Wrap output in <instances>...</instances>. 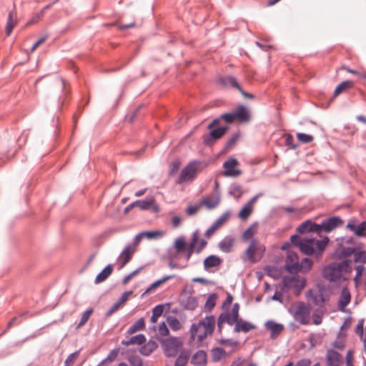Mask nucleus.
I'll list each match as a JSON object with an SVG mask.
<instances>
[{
  "instance_id": "26",
  "label": "nucleus",
  "mask_w": 366,
  "mask_h": 366,
  "mask_svg": "<svg viewBox=\"0 0 366 366\" xmlns=\"http://www.w3.org/2000/svg\"><path fill=\"white\" fill-rule=\"evenodd\" d=\"M146 338L145 336L142 334H139L135 336L132 337L129 340H122V344L125 346H129L132 345H140L145 342Z\"/></svg>"
},
{
  "instance_id": "15",
  "label": "nucleus",
  "mask_w": 366,
  "mask_h": 366,
  "mask_svg": "<svg viewBox=\"0 0 366 366\" xmlns=\"http://www.w3.org/2000/svg\"><path fill=\"white\" fill-rule=\"evenodd\" d=\"M220 202V195L203 197L200 201L199 206H205L208 209L216 208Z\"/></svg>"
},
{
  "instance_id": "44",
  "label": "nucleus",
  "mask_w": 366,
  "mask_h": 366,
  "mask_svg": "<svg viewBox=\"0 0 366 366\" xmlns=\"http://www.w3.org/2000/svg\"><path fill=\"white\" fill-rule=\"evenodd\" d=\"M92 313H93V309L92 308H89V309L86 310L82 314L81 320H80L79 323L76 326V329H79L80 327L84 326L86 323V322L89 320V317H90V316L92 315Z\"/></svg>"
},
{
  "instance_id": "59",
  "label": "nucleus",
  "mask_w": 366,
  "mask_h": 366,
  "mask_svg": "<svg viewBox=\"0 0 366 366\" xmlns=\"http://www.w3.org/2000/svg\"><path fill=\"white\" fill-rule=\"evenodd\" d=\"M229 212H226L222 214L214 223L217 224L219 227L224 223L229 218Z\"/></svg>"
},
{
  "instance_id": "30",
  "label": "nucleus",
  "mask_w": 366,
  "mask_h": 366,
  "mask_svg": "<svg viewBox=\"0 0 366 366\" xmlns=\"http://www.w3.org/2000/svg\"><path fill=\"white\" fill-rule=\"evenodd\" d=\"M190 357V352L189 350H183L177 357L174 366H185Z\"/></svg>"
},
{
  "instance_id": "13",
  "label": "nucleus",
  "mask_w": 366,
  "mask_h": 366,
  "mask_svg": "<svg viewBox=\"0 0 366 366\" xmlns=\"http://www.w3.org/2000/svg\"><path fill=\"white\" fill-rule=\"evenodd\" d=\"M361 246L351 247L337 244L335 254L338 258H346L352 254L355 255L356 250L360 249Z\"/></svg>"
},
{
  "instance_id": "35",
  "label": "nucleus",
  "mask_w": 366,
  "mask_h": 366,
  "mask_svg": "<svg viewBox=\"0 0 366 366\" xmlns=\"http://www.w3.org/2000/svg\"><path fill=\"white\" fill-rule=\"evenodd\" d=\"M164 311V306L162 305H158L155 306L152 310V315L151 317V322L155 323L157 321L158 317H159Z\"/></svg>"
},
{
  "instance_id": "32",
  "label": "nucleus",
  "mask_w": 366,
  "mask_h": 366,
  "mask_svg": "<svg viewBox=\"0 0 366 366\" xmlns=\"http://www.w3.org/2000/svg\"><path fill=\"white\" fill-rule=\"evenodd\" d=\"M145 327V322L144 318H140L136 321L127 330L129 335L134 334L137 331L142 330Z\"/></svg>"
},
{
  "instance_id": "29",
  "label": "nucleus",
  "mask_w": 366,
  "mask_h": 366,
  "mask_svg": "<svg viewBox=\"0 0 366 366\" xmlns=\"http://www.w3.org/2000/svg\"><path fill=\"white\" fill-rule=\"evenodd\" d=\"M313 264L312 260L309 257L303 258L300 263H299V267L297 269V273L302 271L304 273L308 272Z\"/></svg>"
},
{
  "instance_id": "41",
  "label": "nucleus",
  "mask_w": 366,
  "mask_h": 366,
  "mask_svg": "<svg viewBox=\"0 0 366 366\" xmlns=\"http://www.w3.org/2000/svg\"><path fill=\"white\" fill-rule=\"evenodd\" d=\"M154 203L153 199L150 200H137L133 202V204H135V207H138L139 209L142 210H146L149 209L151 205Z\"/></svg>"
},
{
  "instance_id": "39",
  "label": "nucleus",
  "mask_w": 366,
  "mask_h": 366,
  "mask_svg": "<svg viewBox=\"0 0 366 366\" xmlns=\"http://www.w3.org/2000/svg\"><path fill=\"white\" fill-rule=\"evenodd\" d=\"M157 345L154 342H149L147 345L142 346L140 352L144 355H150L156 348Z\"/></svg>"
},
{
  "instance_id": "40",
  "label": "nucleus",
  "mask_w": 366,
  "mask_h": 366,
  "mask_svg": "<svg viewBox=\"0 0 366 366\" xmlns=\"http://www.w3.org/2000/svg\"><path fill=\"white\" fill-rule=\"evenodd\" d=\"M229 194L237 199L239 198L242 194V187L237 184H232L229 188Z\"/></svg>"
},
{
  "instance_id": "36",
  "label": "nucleus",
  "mask_w": 366,
  "mask_h": 366,
  "mask_svg": "<svg viewBox=\"0 0 366 366\" xmlns=\"http://www.w3.org/2000/svg\"><path fill=\"white\" fill-rule=\"evenodd\" d=\"M16 21L14 20V11H11L9 13L6 26V33L7 36H9L15 26Z\"/></svg>"
},
{
  "instance_id": "17",
  "label": "nucleus",
  "mask_w": 366,
  "mask_h": 366,
  "mask_svg": "<svg viewBox=\"0 0 366 366\" xmlns=\"http://www.w3.org/2000/svg\"><path fill=\"white\" fill-rule=\"evenodd\" d=\"M134 249L130 244L127 245L119 256L120 264L119 268L124 267L132 259Z\"/></svg>"
},
{
  "instance_id": "63",
  "label": "nucleus",
  "mask_w": 366,
  "mask_h": 366,
  "mask_svg": "<svg viewBox=\"0 0 366 366\" xmlns=\"http://www.w3.org/2000/svg\"><path fill=\"white\" fill-rule=\"evenodd\" d=\"M200 207L201 206H199V204L190 205L187 208L186 212L189 216L194 215L197 212Z\"/></svg>"
},
{
  "instance_id": "18",
  "label": "nucleus",
  "mask_w": 366,
  "mask_h": 366,
  "mask_svg": "<svg viewBox=\"0 0 366 366\" xmlns=\"http://www.w3.org/2000/svg\"><path fill=\"white\" fill-rule=\"evenodd\" d=\"M256 326L249 322H246L242 319H238L237 324L234 327V331L236 332H243L247 333L252 330H254Z\"/></svg>"
},
{
  "instance_id": "11",
  "label": "nucleus",
  "mask_w": 366,
  "mask_h": 366,
  "mask_svg": "<svg viewBox=\"0 0 366 366\" xmlns=\"http://www.w3.org/2000/svg\"><path fill=\"white\" fill-rule=\"evenodd\" d=\"M299 267V258L297 254L292 250H288L286 257V270L292 274H296Z\"/></svg>"
},
{
  "instance_id": "27",
  "label": "nucleus",
  "mask_w": 366,
  "mask_h": 366,
  "mask_svg": "<svg viewBox=\"0 0 366 366\" xmlns=\"http://www.w3.org/2000/svg\"><path fill=\"white\" fill-rule=\"evenodd\" d=\"M337 244H343L346 246L351 247H357L361 246V248L363 247V244L361 243H357L355 239L353 237H342L337 239Z\"/></svg>"
},
{
  "instance_id": "56",
  "label": "nucleus",
  "mask_w": 366,
  "mask_h": 366,
  "mask_svg": "<svg viewBox=\"0 0 366 366\" xmlns=\"http://www.w3.org/2000/svg\"><path fill=\"white\" fill-rule=\"evenodd\" d=\"M222 120L227 123H233L236 121L234 112L230 113L222 114L221 116Z\"/></svg>"
},
{
  "instance_id": "19",
  "label": "nucleus",
  "mask_w": 366,
  "mask_h": 366,
  "mask_svg": "<svg viewBox=\"0 0 366 366\" xmlns=\"http://www.w3.org/2000/svg\"><path fill=\"white\" fill-rule=\"evenodd\" d=\"M341 355L334 350H330L327 353V363L329 366H340Z\"/></svg>"
},
{
  "instance_id": "33",
  "label": "nucleus",
  "mask_w": 366,
  "mask_h": 366,
  "mask_svg": "<svg viewBox=\"0 0 366 366\" xmlns=\"http://www.w3.org/2000/svg\"><path fill=\"white\" fill-rule=\"evenodd\" d=\"M144 237L148 239H158L162 237L165 234V232L162 230L144 231Z\"/></svg>"
},
{
  "instance_id": "25",
  "label": "nucleus",
  "mask_w": 366,
  "mask_h": 366,
  "mask_svg": "<svg viewBox=\"0 0 366 366\" xmlns=\"http://www.w3.org/2000/svg\"><path fill=\"white\" fill-rule=\"evenodd\" d=\"M221 84L225 86H230L237 89H240V85L235 77L232 76H226L219 79Z\"/></svg>"
},
{
  "instance_id": "60",
  "label": "nucleus",
  "mask_w": 366,
  "mask_h": 366,
  "mask_svg": "<svg viewBox=\"0 0 366 366\" xmlns=\"http://www.w3.org/2000/svg\"><path fill=\"white\" fill-rule=\"evenodd\" d=\"M363 326H364V320L362 319L359 321L357 325L355 328V333L360 336V338H363L364 331H363Z\"/></svg>"
},
{
  "instance_id": "7",
  "label": "nucleus",
  "mask_w": 366,
  "mask_h": 366,
  "mask_svg": "<svg viewBox=\"0 0 366 366\" xmlns=\"http://www.w3.org/2000/svg\"><path fill=\"white\" fill-rule=\"evenodd\" d=\"M228 129L229 127L225 126L210 129V132L203 137L204 144L207 146L213 145L217 140L219 139L225 134Z\"/></svg>"
},
{
  "instance_id": "24",
  "label": "nucleus",
  "mask_w": 366,
  "mask_h": 366,
  "mask_svg": "<svg viewBox=\"0 0 366 366\" xmlns=\"http://www.w3.org/2000/svg\"><path fill=\"white\" fill-rule=\"evenodd\" d=\"M113 272V267L112 264H108L107 267H105L103 270L99 272L95 279V283L99 284L100 282H102L105 281L112 273Z\"/></svg>"
},
{
  "instance_id": "50",
  "label": "nucleus",
  "mask_w": 366,
  "mask_h": 366,
  "mask_svg": "<svg viewBox=\"0 0 366 366\" xmlns=\"http://www.w3.org/2000/svg\"><path fill=\"white\" fill-rule=\"evenodd\" d=\"M220 317H223L224 322H227L229 325H233L234 324H237L238 319L234 318L228 312H223L219 315Z\"/></svg>"
},
{
  "instance_id": "62",
  "label": "nucleus",
  "mask_w": 366,
  "mask_h": 366,
  "mask_svg": "<svg viewBox=\"0 0 366 366\" xmlns=\"http://www.w3.org/2000/svg\"><path fill=\"white\" fill-rule=\"evenodd\" d=\"M302 241L303 239H301L297 234H293L290 237V243L298 248L300 247V242Z\"/></svg>"
},
{
  "instance_id": "43",
  "label": "nucleus",
  "mask_w": 366,
  "mask_h": 366,
  "mask_svg": "<svg viewBox=\"0 0 366 366\" xmlns=\"http://www.w3.org/2000/svg\"><path fill=\"white\" fill-rule=\"evenodd\" d=\"M184 308L194 310L197 307V301L194 297H189L184 301Z\"/></svg>"
},
{
  "instance_id": "61",
  "label": "nucleus",
  "mask_w": 366,
  "mask_h": 366,
  "mask_svg": "<svg viewBox=\"0 0 366 366\" xmlns=\"http://www.w3.org/2000/svg\"><path fill=\"white\" fill-rule=\"evenodd\" d=\"M144 107V104H140L139 105L134 111L132 112V114L130 115V117H128V121L132 123L134 121L137 116L139 114V112Z\"/></svg>"
},
{
  "instance_id": "9",
  "label": "nucleus",
  "mask_w": 366,
  "mask_h": 366,
  "mask_svg": "<svg viewBox=\"0 0 366 366\" xmlns=\"http://www.w3.org/2000/svg\"><path fill=\"white\" fill-rule=\"evenodd\" d=\"M342 224V220L339 217H332L327 218L322 221V222L319 224L318 233H320L322 231L325 232H330L340 226Z\"/></svg>"
},
{
  "instance_id": "16",
  "label": "nucleus",
  "mask_w": 366,
  "mask_h": 366,
  "mask_svg": "<svg viewBox=\"0 0 366 366\" xmlns=\"http://www.w3.org/2000/svg\"><path fill=\"white\" fill-rule=\"evenodd\" d=\"M236 121L243 123L248 122L250 120V114L246 107L239 105L234 111Z\"/></svg>"
},
{
  "instance_id": "5",
  "label": "nucleus",
  "mask_w": 366,
  "mask_h": 366,
  "mask_svg": "<svg viewBox=\"0 0 366 366\" xmlns=\"http://www.w3.org/2000/svg\"><path fill=\"white\" fill-rule=\"evenodd\" d=\"M162 345L167 357H174L182 347V342L177 337H169L162 340Z\"/></svg>"
},
{
  "instance_id": "45",
  "label": "nucleus",
  "mask_w": 366,
  "mask_h": 366,
  "mask_svg": "<svg viewBox=\"0 0 366 366\" xmlns=\"http://www.w3.org/2000/svg\"><path fill=\"white\" fill-rule=\"evenodd\" d=\"M186 246L187 244L183 237H179L174 242V247L178 253L185 251Z\"/></svg>"
},
{
  "instance_id": "46",
  "label": "nucleus",
  "mask_w": 366,
  "mask_h": 366,
  "mask_svg": "<svg viewBox=\"0 0 366 366\" xmlns=\"http://www.w3.org/2000/svg\"><path fill=\"white\" fill-rule=\"evenodd\" d=\"M239 137V135L237 133L232 134V136L228 139V141L225 144L224 151L227 152L232 147H233L235 145L236 142H237Z\"/></svg>"
},
{
  "instance_id": "52",
  "label": "nucleus",
  "mask_w": 366,
  "mask_h": 366,
  "mask_svg": "<svg viewBox=\"0 0 366 366\" xmlns=\"http://www.w3.org/2000/svg\"><path fill=\"white\" fill-rule=\"evenodd\" d=\"M79 355V351H76L70 354L64 362V366H71L74 363Z\"/></svg>"
},
{
  "instance_id": "34",
  "label": "nucleus",
  "mask_w": 366,
  "mask_h": 366,
  "mask_svg": "<svg viewBox=\"0 0 366 366\" xmlns=\"http://www.w3.org/2000/svg\"><path fill=\"white\" fill-rule=\"evenodd\" d=\"M353 262L366 264V250H356L353 258Z\"/></svg>"
},
{
  "instance_id": "14",
  "label": "nucleus",
  "mask_w": 366,
  "mask_h": 366,
  "mask_svg": "<svg viewBox=\"0 0 366 366\" xmlns=\"http://www.w3.org/2000/svg\"><path fill=\"white\" fill-rule=\"evenodd\" d=\"M319 224L313 222L312 220L308 219L300 224L296 229V232L299 234H303L307 232L318 233Z\"/></svg>"
},
{
  "instance_id": "42",
  "label": "nucleus",
  "mask_w": 366,
  "mask_h": 366,
  "mask_svg": "<svg viewBox=\"0 0 366 366\" xmlns=\"http://www.w3.org/2000/svg\"><path fill=\"white\" fill-rule=\"evenodd\" d=\"M282 282L283 286L289 289L296 287L298 280L295 277H285Z\"/></svg>"
},
{
  "instance_id": "6",
  "label": "nucleus",
  "mask_w": 366,
  "mask_h": 366,
  "mask_svg": "<svg viewBox=\"0 0 366 366\" xmlns=\"http://www.w3.org/2000/svg\"><path fill=\"white\" fill-rule=\"evenodd\" d=\"M198 168V163L197 162H189L182 170L178 179L176 181L177 184H182L184 182L191 180L194 178Z\"/></svg>"
},
{
  "instance_id": "1",
  "label": "nucleus",
  "mask_w": 366,
  "mask_h": 366,
  "mask_svg": "<svg viewBox=\"0 0 366 366\" xmlns=\"http://www.w3.org/2000/svg\"><path fill=\"white\" fill-rule=\"evenodd\" d=\"M329 243V238L325 237L322 239L315 240L313 238H305L300 242V250L307 256H314L316 260L322 259L323 252Z\"/></svg>"
},
{
  "instance_id": "55",
  "label": "nucleus",
  "mask_w": 366,
  "mask_h": 366,
  "mask_svg": "<svg viewBox=\"0 0 366 366\" xmlns=\"http://www.w3.org/2000/svg\"><path fill=\"white\" fill-rule=\"evenodd\" d=\"M323 314L317 310L315 311L312 315V322L315 325H319L322 323Z\"/></svg>"
},
{
  "instance_id": "2",
  "label": "nucleus",
  "mask_w": 366,
  "mask_h": 366,
  "mask_svg": "<svg viewBox=\"0 0 366 366\" xmlns=\"http://www.w3.org/2000/svg\"><path fill=\"white\" fill-rule=\"evenodd\" d=\"M215 327V317L207 316L198 323H193L190 327L191 340L194 341L197 337L199 342L203 341L207 335H211Z\"/></svg>"
},
{
  "instance_id": "20",
  "label": "nucleus",
  "mask_w": 366,
  "mask_h": 366,
  "mask_svg": "<svg viewBox=\"0 0 366 366\" xmlns=\"http://www.w3.org/2000/svg\"><path fill=\"white\" fill-rule=\"evenodd\" d=\"M222 263V259L214 254L208 256L204 260V269L208 271L212 267H218Z\"/></svg>"
},
{
  "instance_id": "23",
  "label": "nucleus",
  "mask_w": 366,
  "mask_h": 366,
  "mask_svg": "<svg viewBox=\"0 0 366 366\" xmlns=\"http://www.w3.org/2000/svg\"><path fill=\"white\" fill-rule=\"evenodd\" d=\"M265 326L267 330H270L272 337L280 335L284 329V326L282 324L276 323L273 321L267 322Z\"/></svg>"
},
{
  "instance_id": "57",
  "label": "nucleus",
  "mask_w": 366,
  "mask_h": 366,
  "mask_svg": "<svg viewBox=\"0 0 366 366\" xmlns=\"http://www.w3.org/2000/svg\"><path fill=\"white\" fill-rule=\"evenodd\" d=\"M180 166V162L179 160H174L170 164L169 175H174L179 170Z\"/></svg>"
},
{
  "instance_id": "48",
  "label": "nucleus",
  "mask_w": 366,
  "mask_h": 366,
  "mask_svg": "<svg viewBox=\"0 0 366 366\" xmlns=\"http://www.w3.org/2000/svg\"><path fill=\"white\" fill-rule=\"evenodd\" d=\"M252 212V208H250L249 205H244L239 211L238 216L242 219H247Z\"/></svg>"
},
{
  "instance_id": "21",
  "label": "nucleus",
  "mask_w": 366,
  "mask_h": 366,
  "mask_svg": "<svg viewBox=\"0 0 366 366\" xmlns=\"http://www.w3.org/2000/svg\"><path fill=\"white\" fill-rule=\"evenodd\" d=\"M191 363L194 365H204L207 363V353L204 350H198L191 357Z\"/></svg>"
},
{
  "instance_id": "31",
  "label": "nucleus",
  "mask_w": 366,
  "mask_h": 366,
  "mask_svg": "<svg viewBox=\"0 0 366 366\" xmlns=\"http://www.w3.org/2000/svg\"><path fill=\"white\" fill-rule=\"evenodd\" d=\"M354 86L352 81L347 80L341 82L337 85L334 91V97L338 96L340 94L347 90V89L352 88Z\"/></svg>"
},
{
  "instance_id": "4",
  "label": "nucleus",
  "mask_w": 366,
  "mask_h": 366,
  "mask_svg": "<svg viewBox=\"0 0 366 366\" xmlns=\"http://www.w3.org/2000/svg\"><path fill=\"white\" fill-rule=\"evenodd\" d=\"M264 252L265 247L257 239H253L251 240L249 247L244 252L246 256L244 260H247L250 263H256L262 258Z\"/></svg>"
},
{
  "instance_id": "64",
  "label": "nucleus",
  "mask_w": 366,
  "mask_h": 366,
  "mask_svg": "<svg viewBox=\"0 0 366 366\" xmlns=\"http://www.w3.org/2000/svg\"><path fill=\"white\" fill-rule=\"evenodd\" d=\"M129 363L132 366H144L142 363V360L139 357H132L129 360Z\"/></svg>"
},
{
  "instance_id": "28",
  "label": "nucleus",
  "mask_w": 366,
  "mask_h": 366,
  "mask_svg": "<svg viewBox=\"0 0 366 366\" xmlns=\"http://www.w3.org/2000/svg\"><path fill=\"white\" fill-rule=\"evenodd\" d=\"M234 244V239L230 237H225L219 243V248L224 252H230Z\"/></svg>"
},
{
  "instance_id": "8",
  "label": "nucleus",
  "mask_w": 366,
  "mask_h": 366,
  "mask_svg": "<svg viewBox=\"0 0 366 366\" xmlns=\"http://www.w3.org/2000/svg\"><path fill=\"white\" fill-rule=\"evenodd\" d=\"M322 274L326 280L330 282H336L342 277L341 269L338 268L336 264L327 265L323 269Z\"/></svg>"
},
{
  "instance_id": "49",
  "label": "nucleus",
  "mask_w": 366,
  "mask_h": 366,
  "mask_svg": "<svg viewBox=\"0 0 366 366\" xmlns=\"http://www.w3.org/2000/svg\"><path fill=\"white\" fill-rule=\"evenodd\" d=\"M353 261L350 259H345L343 262L336 264L338 268L341 269V272H350L352 269L351 264Z\"/></svg>"
},
{
  "instance_id": "3",
  "label": "nucleus",
  "mask_w": 366,
  "mask_h": 366,
  "mask_svg": "<svg viewBox=\"0 0 366 366\" xmlns=\"http://www.w3.org/2000/svg\"><path fill=\"white\" fill-rule=\"evenodd\" d=\"M290 312L292 315L295 320L301 325H307L310 318V307L304 302H298L293 305Z\"/></svg>"
},
{
  "instance_id": "22",
  "label": "nucleus",
  "mask_w": 366,
  "mask_h": 366,
  "mask_svg": "<svg viewBox=\"0 0 366 366\" xmlns=\"http://www.w3.org/2000/svg\"><path fill=\"white\" fill-rule=\"evenodd\" d=\"M351 300L350 292L347 288H343L338 302V308L341 311H344L345 307L350 303Z\"/></svg>"
},
{
  "instance_id": "51",
  "label": "nucleus",
  "mask_w": 366,
  "mask_h": 366,
  "mask_svg": "<svg viewBox=\"0 0 366 366\" xmlns=\"http://www.w3.org/2000/svg\"><path fill=\"white\" fill-rule=\"evenodd\" d=\"M119 354V349H114L112 350L109 353V355H107V357L104 359L101 362H100V365H103L104 364L105 362H113L114 360H115V359L117 357V355Z\"/></svg>"
},
{
  "instance_id": "53",
  "label": "nucleus",
  "mask_w": 366,
  "mask_h": 366,
  "mask_svg": "<svg viewBox=\"0 0 366 366\" xmlns=\"http://www.w3.org/2000/svg\"><path fill=\"white\" fill-rule=\"evenodd\" d=\"M297 139L302 143H310L313 141L314 137L312 135L305 133H298L297 134Z\"/></svg>"
},
{
  "instance_id": "37",
  "label": "nucleus",
  "mask_w": 366,
  "mask_h": 366,
  "mask_svg": "<svg viewBox=\"0 0 366 366\" xmlns=\"http://www.w3.org/2000/svg\"><path fill=\"white\" fill-rule=\"evenodd\" d=\"M214 361H219L226 356L225 350L222 347H216L212 350Z\"/></svg>"
},
{
  "instance_id": "54",
  "label": "nucleus",
  "mask_w": 366,
  "mask_h": 366,
  "mask_svg": "<svg viewBox=\"0 0 366 366\" xmlns=\"http://www.w3.org/2000/svg\"><path fill=\"white\" fill-rule=\"evenodd\" d=\"M167 322L169 327L174 330H178L181 327L180 322L176 317H169Z\"/></svg>"
},
{
  "instance_id": "47",
  "label": "nucleus",
  "mask_w": 366,
  "mask_h": 366,
  "mask_svg": "<svg viewBox=\"0 0 366 366\" xmlns=\"http://www.w3.org/2000/svg\"><path fill=\"white\" fill-rule=\"evenodd\" d=\"M312 298L315 305L323 307L325 302V299L324 297V295L321 292L312 295Z\"/></svg>"
},
{
  "instance_id": "10",
  "label": "nucleus",
  "mask_w": 366,
  "mask_h": 366,
  "mask_svg": "<svg viewBox=\"0 0 366 366\" xmlns=\"http://www.w3.org/2000/svg\"><path fill=\"white\" fill-rule=\"evenodd\" d=\"M238 164V161L235 158H229L223 164L224 171L223 175L224 177H238L242 174V171L236 169V166Z\"/></svg>"
},
{
  "instance_id": "12",
  "label": "nucleus",
  "mask_w": 366,
  "mask_h": 366,
  "mask_svg": "<svg viewBox=\"0 0 366 366\" xmlns=\"http://www.w3.org/2000/svg\"><path fill=\"white\" fill-rule=\"evenodd\" d=\"M347 229L352 232L357 237H366V220L356 224L355 220H350L346 226Z\"/></svg>"
},
{
  "instance_id": "38",
  "label": "nucleus",
  "mask_w": 366,
  "mask_h": 366,
  "mask_svg": "<svg viewBox=\"0 0 366 366\" xmlns=\"http://www.w3.org/2000/svg\"><path fill=\"white\" fill-rule=\"evenodd\" d=\"M217 298L216 294L209 295L204 305V308L207 311L210 312L214 307Z\"/></svg>"
},
{
  "instance_id": "58",
  "label": "nucleus",
  "mask_w": 366,
  "mask_h": 366,
  "mask_svg": "<svg viewBox=\"0 0 366 366\" xmlns=\"http://www.w3.org/2000/svg\"><path fill=\"white\" fill-rule=\"evenodd\" d=\"M255 227L254 224L251 225L249 227H248L243 233L242 237L244 239L247 240L251 239L254 234V227Z\"/></svg>"
}]
</instances>
